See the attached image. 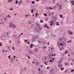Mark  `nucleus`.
Listing matches in <instances>:
<instances>
[{
  "instance_id": "nucleus-16",
  "label": "nucleus",
  "mask_w": 74,
  "mask_h": 74,
  "mask_svg": "<svg viewBox=\"0 0 74 74\" xmlns=\"http://www.w3.org/2000/svg\"><path fill=\"white\" fill-rule=\"evenodd\" d=\"M11 1H12V0H8V2H11Z\"/></svg>"
},
{
  "instance_id": "nucleus-4",
  "label": "nucleus",
  "mask_w": 74,
  "mask_h": 74,
  "mask_svg": "<svg viewBox=\"0 0 74 74\" xmlns=\"http://www.w3.org/2000/svg\"><path fill=\"white\" fill-rule=\"evenodd\" d=\"M68 33H69V34L70 35H72V34H73V32H71V31L69 30L68 31Z\"/></svg>"
},
{
  "instance_id": "nucleus-30",
  "label": "nucleus",
  "mask_w": 74,
  "mask_h": 74,
  "mask_svg": "<svg viewBox=\"0 0 74 74\" xmlns=\"http://www.w3.org/2000/svg\"><path fill=\"white\" fill-rule=\"evenodd\" d=\"M64 68H62L61 69V70L62 71L63 70H64Z\"/></svg>"
},
{
  "instance_id": "nucleus-10",
  "label": "nucleus",
  "mask_w": 74,
  "mask_h": 74,
  "mask_svg": "<svg viewBox=\"0 0 74 74\" xmlns=\"http://www.w3.org/2000/svg\"><path fill=\"white\" fill-rule=\"evenodd\" d=\"M64 64H65V66H67V65L68 66H69V63H66V62L64 63Z\"/></svg>"
},
{
  "instance_id": "nucleus-40",
  "label": "nucleus",
  "mask_w": 74,
  "mask_h": 74,
  "mask_svg": "<svg viewBox=\"0 0 74 74\" xmlns=\"http://www.w3.org/2000/svg\"><path fill=\"white\" fill-rule=\"evenodd\" d=\"M8 18H10V17H11V16H10V15H8Z\"/></svg>"
},
{
  "instance_id": "nucleus-38",
  "label": "nucleus",
  "mask_w": 74,
  "mask_h": 74,
  "mask_svg": "<svg viewBox=\"0 0 74 74\" xmlns=\"http://www.w3.org/2000/svg\"><path fill=\"white\" fill-rule=\"evenodd\" d=\"M14 48V47H12V49L13 50V51H14V50H15Z\"/></svg>"
},
{
  "instance_id": "nucleus-52",
  "label": "nucleus",
  "mask_w": 74,
  "mask_h": 74,
  "mask_svg": "<svg viewBox=\"0 0 74 74\" xmlns=\"http://www.w3.org/2000/svg\"><path fill=\"white\" fill-rule=\"evenodd\" d=\"M0 46H1V47L2 46V44H1V43H0Z\"/></svg>"
},
{
  "instance_id": "nucleus-49",
  "label": "nucleus",
  "mask_w": 74,
  "mask_h": 74,
  "mask_svg": "<svg viewBox=\"0 0 74 74\" xmlns=\"http://www.w3.org/2000/svg\"><path fill=\"white\" fill-rule=\"evenodd\" d=\"M59 40H62V38H59Z\"/></svg>"
},
{
  "instance_id": "nucleus-1",
  "label": "nucleus",
  "mask_w": 74,
  "mask_h": 74,
  "mask_svg": "<svg viewBox=\"0 0 74 74\" xmlns=\"http://www.w3.org/2000/svg\"><path fill=\"white\" fill-rule=\"evenodd\" d=\"M38 49H37V48H36L34 49V52H35L36 53H37V52H38Z\"/></svg>"
},
{
  "instance_id": "nucleus-43",
  "label": "nucleus",
  "mask_w": 74,
  "mask_h": 74,
  "mask_svg": "<svg viewBox=\"0 0 74 74\" xmlns=\"http://www.w3.org/2000/svg\"><path fill=\"white\" fill-rule=\"evenodd\" d=\"M45 49H46V48H47V47L46 46H44L43 47Z\"/></svg>"
},
{
  "instance_id": "nucleus-25",
  "label": "nucleus",
  "mask_w": 74,
  "mask_h": 74,
  "mask_svg": "<svg viewBox=\"0 0 74 74\" xmlns=\"http://www.w3.org/2000/svg\"><path fill=\"white\" fill-rule=\"evenodd\" d=\"M8 48L9 50H10L11 48H10V46H8Z\"/></svg>"
},
{
  "instance_id": "nucleus-36",
  "label": "nucleus",
  "mask_w": 74,
  "mask_h": 74,
  "mask_svg": "<svg viewBox=\"0 0 74 74\" xmlns=\"http://www.w3.org/2000/svg\"><path fill=\"white\" fill-rule=\"evenodd\" d=\"M43 73V71H42L41 72V73H39L38 74H42Z\"/></svg>"
},
{
  "instance_id": "nucleus-44",
  "label": "nucleus",
  "mask_w": 74,
  "mask_h": 74,
  "mask_svg": "<svg viewBox=\"0 0 74 74\" xmlns=\"http://www.w3.org/2000/svg\"><path fill=\"white\" fill-rule=\"evenodd\" d=\"M60 45H61V46H63V44L62 43H60Z\"/></svg>"
},
{
  "instance_id": "nucleus-64",
  "label": "nucleus",
  "mask_w": 74,
  "mask_h": 74,
  "mask_svg": "<svg viewBox=\"0 0 74 74\" xmlns=\"http://www.w3.org/2000/svg\"><path fill=\"white\" fill-rule=\"evenodd\" d=\"M3 52H5V50H3Z\"/></svg>"
},
{
  "instance_id": "nucleus-58",
  "label": "nucleus",
  "mask_w": 74,
  "mask_h": 74,
  "mask_svg": "<svg viewBox=\"0 0 74 74\" xmlns=\"http://www.w3.org/2000/svg\"><path fill=\"white\" fill-rule=\"evenodd\" d=\"M36 14V15H37V14H38V13H37V12L36 13H35Z\"/></svg>"
},
{
  "instance_id": "nucleus-23",
  "label": "nucleus",
  "mask_w": 74,
  "mask_h": 74,
  "mask_svg": "<svg viewBox=\"0 0 74 74\" xmlns=\"http://www.w3.org/2000/svg\"><path fill=\"white\" fill-rule=\"evenodd\" d=\"M61 59L63 60V59H65V58H64V57H62L61 58Z\"/></svg>"
},
{
  "instance_id": "nucleus-46",
  "label": "nucleus",
  "mask_w": 74,
  "mask_h": 74,
  "mask_svg": "<svg viewBox=\"0 0 74 74\" xmlns=\"http://www.w3.org/2000/svg\"><path fill=\"white\" fill-rule=\"evenodd\" d=\"M9 44H11V40H10V42H9Z\"/></svg>"
},
{
  "instance_id": "nucleus-8",
  "label": "nucleus",
  "mask_w": 74,
  "mask_h": 74,
  "mask_svg": "<svg viewBox=\"0 0 74 74\" xmlns=\"http://www.w3.org/2000/svg\"><path fill=\"white\" fill-rule=\"evenodd\" d=\"M62 59H60L59 61L58 62V63H61V62H62Z\"/></svg>"
},
{
  "instance_id": "nucleus-22",
  "label": "nucleus",
  "mask_w": 74,
  "mask_h": 74,
  "mask_svg": "<svg viewBox=\"0 0 74 74\" xmlns=\"http://www.w3.org/2000/svg\"><path fill=\"white\" fill-rule=\"evenodd\" d=\"M48 9H50L51 10H53V8H51V7H49V8Z\"/></svg>"
},
{
  "instance_id": "nucleus-51",
  "label": "nucleus",
  "mask_w": 74,
  "mask_h": 74,
  "mask_svg": "<svg viewBox=\"0 0 74 74\" xmlns=\"http://www.w3.org/2000/svg\"><path fill=\"white\" fill-rule=\"evenodd\" d=\"M53 71V69H52L51 70V72H52Z\"/></svg>"
},
{
  "instance_id": "nucleus-20",
  "label": "nucleus",
  "mask_w": 74,
  "mask_h": 74,
  "mask_svg": "<svg viewBox=\"0 0 74 74\" xmlns=\"http://www.w3.org/2000/svg\"><path fill=\"white\" fill-rule=\"evenodd\" d=\"M46 62H46V61L45 62H44V64H45V65H47L48 64L47 63H46Z\"/></svg>"
},
{
  "instance_id": "nucleus-60",
  "label": "nucleus",
  "mask_w": 74,
  "mask_h": 74,
  "mask_svg": "<svg viewBox=\"0 0 74 74\" xmlns=\"http://www.w3.org/2000/svg\"><path fill=\"white\" fill-rule=\"evenodd\" d=\"M52 59L53 60H54V58H52Z\"/></svg>"
},
{
  "instance_id": "nucleus-37",
  "label": "nucleus",
  "mask_w": 74,
  "mask_h": 74,
  "mask_svg": "<svg viewBox=\"0 0 74 74\" xmlns=\"http://www.w3.org/2000/svg\"><path fill=\"white\" fill-rule=\"evenodd\" d=\"M50 26H52V25H53V23H51L50 24Z\"/></svg>"
},
{
  "instance_id": "nucleus-39",
  "label": "nucleus",
  "mask_w": 74,
  "mask_h": 74,
  "mask_svg": "<svg viewBox=\"0 0 74 74\" xmlns=\"http://www.w3.org/2000/svg\"><path fill=\"white\" fill-rule=\"evenodd\" d=\"M50 62H53V61H52V60H50Z\"/></svg>"
},
{
  "instance_id": "nucleus-53",
  "label": "nucleus",
  "mask_w": 74,
  "mask_h": 74,
  "mask_svg": "<svg viewBox=\"0 0 74 74\" xmlns=\"http://www.w3.org/2000/svg\"><path fill=\"white\" fill-rule=\"evenodd\" d=\"M15 58H16V56H13L14 59H15Z\"/></svg>"
},
{
  "instance_id": "nucleus-63",
  "label": "nucleus",
  "mask_w": 74,
  "mask_h": 74,
  "mask_svg": "<svg viewBox=\"0 0 74 74\" xmlns=\"http://www.w3.org/2000/svg\"><path fill=\"white\" fill-rule=\"evenodd\" d=\"M8 58H9V59H11V58H10V57H8Z\"/></svg>"
},
{
  "instance_id": "nucleus-31",
  "label": "nucleus",
  "mask_w": 74,
  "mask_h": 74,
  "mask_svg": "<svg viewBox=\"0 0 74 74\" xmlns=\"http://www.w3.org/2000/svg\"><path fill=\"white\" fill-rule=\"evenodd\" d=\"M44 15H45V16H47V14H44Z\"/></svg>"
},
{
  "instance_id": "nucleus-2",
  "label": "nucleus",
  "mask_w": 74,
  "mask_h": 74,
  "mask_svg": "<svg viewBox=\"0 0 74 74\" xmlns=\"http://www.w3.org/2000/svg\"><path fill=\"white\" fill-rule=\"evenodd\" d=\"M33 47H34V45H33V44H31L30 46V48H33Z\"/></svg>"
},
{
  "instance_id": "nucleus-21",
  "label": "nucleus",
  "mask_w": 74,
  "mask_h": 74,
  "mask_svg": "<svg viewBox=\"0 0 74 74\" xmlns=\"http://www.w3.org/2000/svg\"><path fill=\"white\" fill-rule=\"evenodd\" d=\"M34 11V10L32 9V10H31V13H32V14H33V11Z\"/></svg>"
},
{
  "instance_id": "nucleus-12",
  "label": "nucleus",
  "mask_w": 74,
  "mask_h": 74,
  "mask_svg": "<svg viewBox=\"0 0 74 74\" xmlns=\"http://www.w3.org/2000/svg\"><path fill=\"white\" fill-rule=\"evenodd\" d=\"M9 25H10V26H12V23L10 22V23H9Z\"/></svg>"
},
{
  "instance_id": "nucleus-17",
  "label": "nucleus",
  "mask_w": 74,
  "mask_h": 74,
  "mask_svg": "<svg viewBox=\"0 0 74 74\" xmlns=\"http://www.w3.org/2000/svg\"><path fill=\"white\" fill-rule=\"evenodd\" d=\"M20 43H21V42H20V40H18V43L20 44Z\"/></svg>"
},
{
  "instance_id": "nucleus-32",
  "label": "nucleus",
  "mask_w": 74,
  "mask_h": 74,
  "mask_svg": "<svg viewBox=\"0 0 74 74\" xmlns=\"http://www.w3.org/2000/svg\"><path fill=\"white\" fill-rule=\"evenodd\" d=\"M34 38L35 39H37V38H38V37L36 36H35V37H34Z\"/></svg>"
},
{
  "instance_id": "nucleus-26",
  "label": "nucleus",
  "mask_w": 74,
  "mask_h": 74,
  "mask_svg": "<svg viewBox=\"0 0 74 74\" xmlns=\"http://www.w3.org/2000/svg\"><path fill=\"white\" fill-rule=\"evenodd\" d=\"M27 16H30V14H27L25 16V17H27Z\"/></svg>"
},
{
  "instance_id": "nucleus-57",
  "label": "nucleus",
  "mask_w": 74,
  "mask_h": 74,
  "mask_svg": "<svg viewBox=\"0 0 74 74\" xmlns=\"http://www.w3.org/2000/svg\"><path fill=\"white\" fill-rule=\"evenodd\" d=\"M53 49H54V47L51 48V50H53Z\"/></svg>"
},
{
  "instance_id": "nucleus-50",
  "label": "nucleus",
  "mask_w": 74,
  "mask_h": 74,
  "mask_svg": "<svg viewBox=\"0 0 74 74\" xmlns=\"http://www.w3.org/2000/svg\"><path fill=\"white\" fill-rule=\"evenodd\" d=\"M68 71L67 70H66L65 71V73H67V72Z\"/></svg>"
},
{
  "instance_id": "nucleus-27",
  "label": "nucleus",
  "mask_w": 74,
  "mask_h": 74,
  "mask_svg": "<svg viewBox=\"0 0 74 74\" xmlns=\"http://www.w3.org/2000/svg\"><path fill=\"white\" fill-rule=\"evenodd\" d=\"M24 41H25V42H26V43L28 41H27V40H24Z\"/></svg>"
},
{
  "instance_id": "nucleus-61",
  "label": "nucleus",
  "mask_w": 74,
  "mask_h": 74,
  "mask_svg": "<svg viewBox=\"0 0 74 74\" xmlns=\"http://www.w3.org/2000/svg\"><path fill=\"white\" fill-rule=\"evenodd\" d=\"M36 62H32V63L34 64V63H35Z\"/></svg>"
},
{
  "instance_id": "nucleus-56",
  "label": "nucleus",
  "mask_w": 74,
  "mask_h": 74,
  "mask_svg": "<svg viewBox=\"0 0 74 74\" xmlns=\"http://www.w3.org/2000/svg\"><path fill=\"white\" fill-rule=\"evenodd\" d=\"M47 69H49V67H47Z\"/></svg>"
},
{
  "instance_id": "nucleus-33",
  "label": "nucleus",
  "mask_w": 74,
  "mask_h": 74,
  "mask_svg": "<svg viewBox=\"0 0 74 74\" xmlns=\"http://www.w3.org/2000/svg\"><path fill=\"white\" fill-rule=\"evenodd\" d=\"M56 1V0H53V3H55Z\"/></svg>"
},
{
  "instance_id": "nucleus-59",
  "label": "nucleus",
  "mask_w": 74,
  "mask_h": 74,
  "mask_svg": "<svg viewBox=\"0 0 74 74\" xmlns=\"http://www.w3.org/2000/svg\"><path fill=\"white\" fill-rule=\"evenodd\" d=\"M64 53H67V51L64 52Z\"/></svg>"
},
{
  "instance_id": "nucleus-14",
  "label": "nucleus",
  "mask_w": 74,
  "mask_h": 74,
  "mask_svg": "<svg viewBox=\"0 0 74 74\" xmlns=\"http://www.w3.org/2000/svg\"><path fill=\"white\" fill-rule=\"evenodd\" d=\"M60 17L61 18H63V15L62 14H60Z\"/></svg>"
},
{
  "instance_id": "nucleus-42",
  "label": "nucleus",
  "mask_w": 74,
  "mask_h": 74,
  "mask_svg": "<svg viewBox=\"0 0 74 74\" xmlns=\"http://www.w3.org/2000/svg\"><path fill=\"white\" fill-rule=\"evenodd\" d=\"M32 4H34L35 3V2H34V1H32Z\"/></svg>"
},
{
  "instance_id": "nucleus-19",
  "label": "nucleus",
  "mask_w": 74,
  "mask_h": 74,
  "mask_svg": "<svg viewBox=\"0 0 74 74\" xmlns=\"http://www.w3.org/2000/svg\"><path fill=\"white\" fill-rule=\"evenodd\" d=\"M58 67H59V66H61V67H62L63 66V65H62V64H61V65L59 64L58 65Z\"/></svg>"
},
{
  "instance_id": "nucleus-18",
  "label": "nucleus",
  "mask_w": 74,
  "mask_h": 74,
  "mask_svg": "<svg viewBox=\"0 0 74 74\" xmlns=\"http://www.w3.org/2000/svg\"><path fill=\"white\" fill-rule=\"evenodd\" d=\"M16 1V4H18V1L16 0L15 1Z\"/></svg>"
},
{
  "instance_id": "nucleus-62",
  "label": "nucleus",
  "mask_w": 74,
  "mask_h": 74,
  "mask_svg": "<svg viewBox=\"0 0 74 74\" xmlns=\"http://www.w3.org/2000/svg\"><path fill=\"white\" fill-rule=\"evenodd\" d=\"M11 60H14V59L13 58H11Z\"/></svg>"
},
{
  "instance_id": "nucleus-24",
  "label": "nucleus",
  "mask_w": 74,
  "mask_h": 74,
  "mask_svg": "<svg viewBox=\"0 0 74 74\" xmlns=\"http://www.w3.org/2000/svg\"><path fill=\"white\" fill-rule=\"evenodd\" d=\"M40 21V23H43V22H44V21H42V19H41Z\"/></svg>"
},
{
  "instance_id": "nucleus-9",
  "label": "nucleus",
  "mask_w": 74,
  "mask_h": 74,
  "mask_svg": "<svg viewBox=\"0 0 74 74\" xmlns=\"http://www.w3.org/2000/svg\"><path fill=\"white\" fill-rule=\"evenodd\" d=\"M36 25L37 26H38L39 27H40V24H38L37 23H36Z\"/></svg>"
},
{
  "instance_id": "nucleus-45",
  "label": "nucleus",
  "mask_w": 74,
  "mask_h": 74,
  "mask_svg": "<svg viewBox=\"0 0 74 74\" xmlns=\"http://www.w3.org/2000/svg\"><path fill=\"white\" fill-rule=\"evenodd\" d=\"M27 57H28V59H30V57H29V56H27Z\"/></svg>"
},
{
  "instance_id": "nucleus-6",
  "label": "nucleus",
  "mask_w": 74,
  "mask_h": 74,
  "mask_svg": "<svg viewBox=\"0 0 74 74\" xmlns=\"http://www.w3.org/2000/svg\"><path fill=\"white\" fill-rule=\"evenodd\" d=\"M59 10L60 11V10H62V5H59Z\"/></svg>"
},
{
  "instance_id": "nucleus-54",
  "label": "nucleus",
  "mask_w": 74,
  "mask_h": 74,
  "mask_svg": "<svg viewBox=\"0 0 74 74\" xmlns=\"http://www.w3.org/2000/svg\"><path fill=\"white\" fill-rule=\"evenodd\" d=\"M45 21H48V19L47 18H46Z\"/></svg>"
},
{
  "instance_id": "nucleus-3",
  "label": "nucleus",
  "mask_w": 74,
  "mask_h": 74,
  "mask_svg": "<svg viewBox=\"0 0 74 74\" xmlns=\"http://www.w3.org/2000/svg\"><path fill=\"white\" fill-rule=\"evenodd\" d=\"M6 36H7L8 38L10 37V36H9V33L8 32H6Z\"/></svg>"
},
{
  "instance_id": "nucleus-48",
  "label": "nucleus",
  "mask_w": 74,
  "mask_h": 74,
  "mask_svg": "<svg viewBox=\"0 0 74 74\" xmlns=\"http://www.w3.org/2000/svg\"><path fill=\"white\" fill-rule=\"evenodd\" d=\"M47 44H47L48 45H49V42H47Z\"/></svg>"
},
{
  "instance_id": "nucleus-5",
  "label": "nucleus",
  "mask_w": 74,
  "mask_h": 74,
  "mask_svg": "<svg viewBox=\"0 0 74 74\" xmlns=\"http://www.w3.org/2000/svg\"><path fill=\"white\" fill-rule=\"evenodd\" d=\"M29 52L30 54H34V53L32 51H29Z\"/></svg>"
},
{
  "instance_id": "nucleus-15",
  "label": "nucleus",
  "mask_w": 74,
  "mask_h": 74,
  "mask_svg": "<svg viewBox=\"0 0 74 74\" xmlns=\"http://www.w3.org/2000/svg\"><path fill=\"white\" fill-rule=\"evenodd\" d=\"M47 27V24H45V25H44V27Z\"/></svg>"
},
{
  "instance_id": "nucleus-41",
  "label": "nucleus",
  "mask_w": 74,
  "mask_h": 74,
  "mask_svg": "<svg viewBox=\"0 0 74 74\" xmlns=\"http://www.w3.org/2000/svg\"><path fill=\"white\" fill-rule=\"evenodd\" d=\"M56 25L57 26H59L60 25V24H56Z\"/></svg>"
},
{
  "instance_id": "nucleus-28",
  "label": "nucleus",
  "mask_w": 74,
  "mask_h": 74,
  "mask_svg": "<svg viewBox=\"0 0 74 74\" xmlns=\"http://www.w3.org/2000/svg\"><path fill=\"white\" fill-rule=\"evenodd\" d=\"M71 73H73V71H74V69H73L72 70H71Z\"/></svg>"
},
{
  "instance_id": "nucleus-47",
  "label": "nucleus",
  "mask_w": 74,
  "mask_h": 74,
  "mask_svg": "<svg viewBox=\"0 0 74 74\" xmlns=\"http://www.w3.org/2000/svg\"><path fill=\"white\" fill-rule=\"evenodd\" d=\"M46 27H47V28L48 29H50V28L48 26H47Z\"/></svg>"
},
{
  "instance_id": "nucleus-55",
  "label": "nucleus",
  "mask_w": 74,
  "mask_h": 74,
  "mask_svg": "<svg viewBox=\"0 0 74 74\" xmlns=\"http://www.w3.org/2000/svg\"><path fill=\"white\" fill-rule=\"evenodd\" d=\"M16 35H13V37H16Z\"/></svg>"
},
{
  "instance_id": "nucleus-11",
  "label": "nucleus",
  "mask_w": 74,
  "mask_h": 74,
  "mask_svg": "<svg viewBox=\"0 0 74 74\" xmlns=\"http://www.w3.org/2000/svg\"><path fill=\"white\" fill-rule=\"evenodd\" d=\"M74 3V1H71V4H72V3H73L72 5H74V3Z\"/></svg>"
},
{
  "instance_id": "nucleus-34",
  "label": "nucleus",
  "mask_w": 74,
  "mask_h": 74,
  "mask_svg": "<svg viewBox=\"0 0 74 74\" xmlns=\"http://www.w3.org/2000/svg\"><path fill=\"white\" fill-rule=\"evenodd\" d=\"M12 26H14V28H15L16 27V26L14 25H12Z\"/></svg>"
},
{
  "instance_id": "nucleus-13",
  "label": "nucleus",
  "mask_w": 74,
  "mask_h": 74,
  "mask_svg": "<svg viewBox=\"0 0 74 74\" xmlns=\"http://www.w3.org/2000/svg\"><path fill=\"white\" fill-rule=\"evenodd\" d=\"M39 30H40L41 31V30H42V27H40H40H39Z\"/></svg>"
},
{
  "instance_id": "nucleus-7",
  "label": "nucleus",
  "mask_w": 74,
  "mask_h": 74,
  "mask_svg": "<svg viewBox=\"0 0 74 74\" xmlns=\"http://www.w3.org/2000/svg\"><path fill=\"white\" fill-rule=\"evenodd\" d=\"M22 0H21L18 3V5H20V4H21V3H22Z\"/></svg>"
},
{
  "instance_id": "nucleus-35",
  "label": "nucleus",
  "mask_w": 74,
  "mask_h": 74,
  "mask_svg": "<svg viewBox=\"0 0 74 74\" xmlns=\"http://www.w3.org/2000/svg\"><path fill=\"white\" fill-rule=\"evenodd\" d=\"M38 71H39L40 72L41 71V70H40V68H38Z\"/></svg>"
},
{
  "instance_id": "nucleus-29",
  "label": "nucleus",
  "mask_w": 74,
  "mask_h": 74,
  "mask_svg": "<svg viewBox=\"0 0 74 74\" xmlns=\"http://www.w3.org/2000/svg\"><path fill=\"white\" fill-rule=\"evenodd\" d=\"M71 42V40H70L69 41H67V43H69V42Z\"/></svg>"
}]
</instances>
